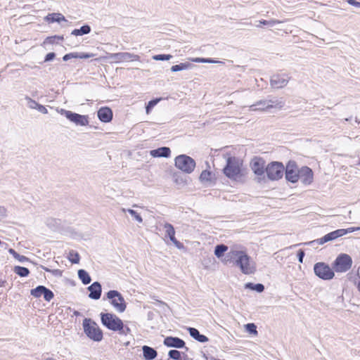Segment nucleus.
I'll use <instances>...</instances> for the list:
<instances>
[{
    "label": "nucleus",
    "mask_w": 360,
    "mask_h": 360,
    "mask_svg": "<svg viewBox=\"0 0 360 360\" xmlns=\"http://www.w3.org/2000/svg\"><path fill=\"white\" fill-rule=\"evenodd\" d=\"M357 165H358L359 166H360V160L359 161V162L357 163Z\"/></svg>",
    "instance_id": "nucleus-63"
},
{
    "label": "nucleus",
    "mask_w": 360,
    "mask_h": 360,
    "mask_svg": "<svg viewBox=\"0 0 360 360\" xmlns=\"http://www.w3.org/2000/svg\"><path fill=\"white\" fill-rule=\"evenodd\" d=\"M342 233H343V231H342V229H337L335 231H331V232L326 234L322 238L310 241L307 244L310 245V244L317 243L319 245H323L327 242L332 241L333 240L337 239L339 237L342 236H343Z\"/></svg>",
    "instance_id": "nucleus-15"
},
{
    "label": "nucleus",
    "mask_w": 360,
    "mask_h": 360,
    "mask_svg": "<svg viewBox=\"0 0 360 360\" xmlns=\"http://www.w3.org/2000/svg\"><path fill=\"white\" fill-rule=\"evenodd\" d=\"M91 30V27L89 25L86 24L82 25L79 29L73 30L71 32V34L74 36H82L90 33Z\"/></svg>",
    "instance_id": "nucleus-27"
},
{
    "label": "nucleus",
    "mask_w": 360,
    "mask_h": 360,
    "mask_svg": "<svg viewBox=\"0 0 360 360\" xmlns=\"http://www.w3.org/2000/svg\"><path fill=\"white\" fill-rule=\"evenodd\" d=\"M41 268L46 272L51 273L55 276H62V271L60 269H49L44 266H41Z\"/></svg>",
    "instance_id": "nucleus-45"
},
{
    "label": "nucleus",
    "mask_w": 360,
    "mask_h": 360,
    "mask_svg": "<svg viewBox=\"0 0 360 360\" xmlns=\"http://www.w3.org/2000/svg\"><path fill=\"white\" fill-rule=\"evenodd\" d=\"M100 316L101 323L108 330L117 331L124 329L122 320L115 314L102 312Z\"/></svg>",
    "instance_id": "nucleus-4"
},
{
    "label": "nucleus",
    "mask_w": 360,
    "mask_h": 360,
    "mask_svg": "<svg viewBox=\"0 0 360 360\" xmlns=\"http://www.w3.org/2000/svg\"><path fill=\"white\" fill-rule=\"evenodd\" d=\"M108 58L115 63H120L123 61H137L140 60L139 56L128 52L110 53L108 56Z\"/></svg>",
    "instance_id": "nucleus-11"
},
{
    "label": "nucleus",
    "mask_w": 360,
    "mask_h": 360,
    "mask_svg": "<svg viewBox=\"0 0 360 360\" xmlns=\"http://www.w3.org/2000/svg\"><path fill=\"white\" fill-rule=\"evenodd\" d=\"M163 344L167 347H173L176 349H181L185 347L186 351L188 349L185 347L186 343L184 340L178 337L167 336L164 339Z\"/></svg>",
    "instance_id": "nucleus-17"
},
{
    "label": "nucleus",
    "mask_w": 360,
    "mask_h": 360,
    "mask_svg": "<svg viewBox=\"0 0 360 360\" xmlns=\"http://www.w3.org/2000/svg\"><path fill=\"white\" fill-rule=\"evenodd\" d=\"M143 356L146 360H153L158 355L157 351L149 346L144 345L142 347Z\"/></svg>",
    "instance_id": "nucleus-24"
},
{
    "label": "nucleus",
    "mask_w": 360,
    "mask_h": 360,
    "mask_svg": "<svg viewBox=\"0 0 360 360\" xmlns=\"http://www.w3.org/2000/svg\"><path fill=\"white\" fill-rule=\"evenodd\" d=\"M299 179L304 185H309L313 182L314 173L311 168L303 166L299 169Z\"/></svg>",
    "instance_id": "nucleus-16"
},
{
    "label": "nucleus",
    "mask_w": 360,
    "mask_h": 360,
    "mask_svg": "<svg viewBox=\"0 0 360 360\" xmlns=\"http://www.w3.org/2000/svg\"><path fill=\"white\" fill-rule=\"evenodd\" d=\"M68 259L72 264H78L79 262L80 257L79 255L77 252L71 250L69 252Z\"/></svg>",
    "instance_id": "nucleus-39"
},
{
    "label": "nucleus",
    "mask_w": 360,
    "mask_h": 360,
    "mask_svg": "<svg viewBox=\"0 0 360 360\" xmlns=\"http://www.w3.org/2000/svg\"><path fill=\"white\" fill-rule=\"evenodd\" d=\"M94 56V54L84 52H77V58L87 59Z\"/></svg>",
    "instance_id": "nucleus-48"
},
{
    "label": "nucleus",
    "mask_w": 360,
    "mask_h": 360,
    "mask_svg": "<svg viewBox=\"0 0 360 360\" xmlns=\"http://www.w3.org/2000/svg\"><path fill=\"white\" fill-rule=\"evenodd\" d=\"M359 230H360V226L350 227V228H347V229H342V231H343V233H342L343 236H345L349 233H352L354 231H359Z\"/></svg>",
    "instance_id": "nucleus-49"
},
{
    "label": "nucleus",
    "mask_w": 360,
    "mask_h": 360,
    "mask_svg": "<svg viewBox=\"0 0 360 360\" xmlns=\"http://www.w3.org/2000/svg\"><path fill=\"white\" fill-rule=\"evenodd\" d=\"M228 250V246L224 244L217 245L214 248V255L217 257L220 258L224 256V253Z\"/></svg>",
    "instance_id": "nucleus-32"
},
{
    "label": "nucleus",
    "mask_w": 360,
    "mask_h": 360,
    "mask_svg": "<svg viewBox=\"0 0 360 360\" xmlns=\"http://www.w3.org/2000/svg\"><path fill=\"white\" fill-rule=\"evenodd\" d=\"M60 113L76 126L84 127L89 123V115H80L65 109H60Z\"/></svg>",
    "instance_id": "nucleus-8"
},
{
    "label": "nucleus",
    "mask_w": 360,
    "mask_h": 360,
    "mask_svg": "<svg viewBox=\"0 0 360 360\" xmlns=\"http://www.w3.org/2000/svg\"><path fill=\"white\" fill-rule=\"evenodd\" d=\"M122 210L123 212H128L139 223L143 222V219H142L141 216L136 211H135L132 209H125V208H122Z\"/></svg>",
    "instance_id": "nucleus-37"
},
{
    "label": "nucleus",
    "mask_w": 360,
    "mask_h": 360,
    "mask_svg": "<svg viewBox=\"0 0 360 360\" xmlns=\"http://www.w3.org/2000/svg\"><path fill=\"white\" fill-rule=\"evenodd\" d=\"M72 58H77V52L69 53L63 56V60L68 61Z\"/></svg>",
    "instance_id": "nucleus-47"
},
{
    "label": "nucleus",
    "mask_w": 360,
    "mask_h": 360,
    "mask_svg": "<svg viewBox=\"0 0 360 360\" xmlns=\"http://www.w3.org/2000/svg\"><path fill=\"white\" fill-rule=\"evenodd\" d=\"M358 290H359V291L360 292V281H359V283H358Z\"/></svg>",
    "instance_id": "nucleus-61"
},
{
    "label": "nucleus",
    "mask_w": 360,
    "mask_h": 360,
    "mask_svg": "<svg viewBox=\"0 0 360 360\" xmlns=\"http://www.w3.org/2000/svg\"><path fill=\"white\" fill-rule=\"evenodd\" d=\"M290 78V77L287 74L274 75L270 79L271 86L276 89L283 88L288 84Z\"/></svg>",
    "instance_id": "nucleus-14"
},
{
    "label": "nucleus",
    "mask_w": 360,
    "mask_h": 360,
    "mask_svg": "<svg viewBox=\"0 0 360 360\" xmlns=\"http://www.w3.org/2000/svg\"><path fill=\"white\" fill-rule=\"evenodd\" d=\"M174 165L183 172L191 174L194 171L196 163L191 157L182 154L175 158Z\"/></svg>",
    "instance_id": "nucleus-5"
},
{
    "label": "nucleus",
    "mask_w": 360,
    "mask_h": 360,
    "mask_svg": "<svg viewBox=\"0 0 360 360\" xmlns=\"http://www.w3.org/2000/svg\"><path fill=\"white\" fill-rule=\"evenodd\" d=\"M266 99L260 100L256 102L255 104H252L250 106V110L256 111V110H267L269 109V107L266 106Z\"/></svg>",
    "instance_id": "nucleus-29"
},
{
    "label": "nucleus",
    "mask_w": 360,
    "mask_h": 360,
    "mask_svg": "<svg viewBox=\"0 0 360 360\" xmlns=\"http://www.w3.org/2000/svg\"><path fill=\"white\" fill-rule=\"evenodd\" d=\"M107 299L110 300V304L120 313L126 310L127 303L122 294L115 290H110L106 293Z\"/></svg>",
    "instance_id": "nucleus-7"
},
{
    "label": "nucleus",
    "mask_w": 360,
    "mask_h": 360,
    "mask_svg": "<svg viewBox=\"0 0 360 360\" xmlns=\"http://www.w3.org/2000/svg\"><path fill=\"white\" fill-rule=\"evenodd\" d=\"M352 266L351 256L345 253L340 254L333 263V269L337 273H345L349 271Z\"/></svg>",
    "instance_id": "nucleus-6"
},
{
    "label": "nucleus",
    "mask_w": 360,
    "mask_h": 360,
    "mask_svg": "<svg viewBox=\"0 0 360 360\" xmlns=\"http://www.w3.org/2000/svg\"><path fill=\"white\" fill-rule=\"evenodd\" d=\"M36 110H37L39 112L43 113V114H47L48 113V110L47 109L42 105L41 104H38Z\"/></svg>",
    "instance_id": "nucleus-54"
},
{
    "label": "nucleus",
    "mask_w": 360,
    "mask_h": 360,
    "mask_svg": "<svg viewBox=\"0 0 360 360\" xmlns=\"http://www.w3.org/2000/svg\"><path fill=\"white\" fill-rule=\"evenodd\" d=\"M173 56L170 54H158L153 56L155 60H169Z\"/></svg>",
    "instance_id": "nucleus-44"
},
{
    "label": "nucleus",
    "mask_w": 360,
    "mask_h": 360,
    "mask_svg": "<svg viewBox=\"0 0 360 360\" xmlns=\"http://www.w3.org/2000/svg\"><path fill=\"white\" fill-rule=\"evenodd\" d=\"M168 356L174 360H182L181 352L176 349H171L168 353Z\"/></svg>",
    "instance_id": "nucleus-40"
},
{
    "label": "nucleus",
    "mask_w": 360,
    "mask_h": 360,
    "mask_svg": "<svg viewBox=\"0 0 360 360\" xmlns=\"http://www.w3.org/2000/svg\"><path fill=\"white\" fill-rule=\"evenodd\" d=\"M8 252L20 262H25L30 261V259L24 255L18 254L14 249L10 248Z\"/></svg>",
    "instance_id": "nucleus-36"
},
{
    "label": "nucleus",
    "mask_w": 360,
    "mask_h": 360,
    "mask_svg": "<svg viewBox=\"0 0 360 360\" xmlns=\"http://www.w3.org/2000/svg\"><path fill=\"white\" fill-rule=\"evenodd\" d=\"M123 328L124 329H122L121 330H117L119 332V333L121 335H127L131 332V329L128 326H124V324H123Z\"/></svg>",
    "instance_id": "nucleus-53"
},
{
    "label": "nucleus",
    "mask_w": 360,
    "mask_h": 360,
    "mask_svg": "<svg viewBox=\"0 0 360 360\" xmlns=\"http://www.w3.org/2000/svg\"><path fill=\"white\" fill-rule=\"evenodd\" d=\"M281 22L279 20H261L259 21V25H257V27H261L262 25L267 26V27H273L276 24L280 23Z\"/></svg>",
    "instance_id": "nucleus-38"
},
{
    "label": "nucleus",
    "mask_w": 360,
    "mask_h": 360,
    "mask_svg": "<svg viewBox=\"0 0 360 360\" xmlns=\"http://www.w3.org/2000/svg\"><path fill=\"white\" fill-rule=\"evenodd\" d=\"M226 262L233 263L245 275L252 274L256 271L255 263L245 251L232 248L225 255Z\"/></svg>",
    "instance_id": "nucleus-1"
},
{
    "label": "nucleus",
    "mask_w": 360,
    "mask_h": 360,
    "mask_svg": "<svg viewBox=\"0 0 360 360\" xmlns=\"http://www.w3.org/2000/svg\"><path fill=\"white\" fill-rule=\"evenodd\" d=\"M44 360H56V359L53 358H46Z\"/></svg>",
    "instance_id": "nucleus-59"
},
{
    "label": "nucleus",
    "mask_w": 360,
    "mask_h": 360,
    "mask_svg": "<svg viewBox=\"0 0 360 360\" xmlns=\"http://www.w3.org/2000/svg\"><path fill=\"white\" fill-rule=\"evenodd\" d=\"M266 104L270 108L281 109L284 106V102L282 98H278L272 96H269L266 98Z\"/></svg>",
    "instance_id": "nucleus-22"
},
{
    "label": "nucleus",
    "mask_w": 360,
    "mask_h": 360,
    "mask_svg": "<svg viewBox=\"0 0 360 360\" xmlns=\"http://www.w3.org/2000/svg\"><path fill=\"white\" fill-rule=\"evenodd\" d=\"M266 173L269 179L276 181L281 179L284 174V166L280 162H271L266 167Z\"/></svg>",
    "instance_id": "nucleus-9"
},
{
    "label": "nucleus",
    "mask_w": 360,
    "mask_h": 360,
    "mask_svg": "<svg viewBox=\"0 0 360 360\" xmlns=\"http://www.w3.org/2000/svg\"><path fill=\"white\" fill-rule=\"evenodd\" d=\"M64 37L63 35H54L48 37L44 40V44H58L59 41H63Z\"/></svg>",
    "instance_id": "nucleus-35"
},
{
    "label": "nucleus",
    "mask_w": 360,
    "mask_h": 360,
    "mask_svg": "<svg viewBox=\"0 0 360 360\" xmlns=\"http://www.w3.org/2000/svg\"><path fill=\"white\" fill-rule=\"evenodd\" d=\"M240 167L241 164L238 158L234 156L229 157L226 160L223 173L227 178L237 181L242 176Z\"/></svg>",
    "instance_id": "nucleus-3"
},
{
    "label": "nucleus",
    "mask_w": 360,
    "mask_h": 360,
    "mask_svg": "<svg viewBox=\"0 0 360 360\" xmlns=\"http://www.w3.org/2000/svg\"><path fill=\"white\" fill-rule=\"evenodd\" d=\"M160 101V98H155L150 100L146 106V113L148 114L150 111Z\"/></svg>",
    "instance_id": "nucleus-42"
},
{
    "label": "nucleus",
    "mask_w": 360,
    "mask_h": 360,
    "mask_svg": "<svg viewBox=\"0 0 360 360\" xmlns=\"http://www.w3.org/2000/svg\"><path fill=\"white\" fill-rule=\"evenodd\" d=\"M30 295L36 298H39L43 295L44 299L50 302L54 297L53 292L44 285H38L30 290Z\"/></svg>",
    "instance_id": "nucleus-13"
},
{
    "label": "nucleus",
    "mask_w": 360,
    "mask_h": 360,
    "mask_svg": "<svg viewBox=\"0 0 360 360\" xmlns=\"http://www.w3.org/2000/svg\"><path fill=\"white\" fill-rule=\"evenodd\" d=\"M345 1L351 6L360 8V1L356 0H345Z\"/></svg>",
    "instance_id": "nucleus-51"
},
{
    "label": "nucleus",
    "mask_w": 360,
    "mask_h": 360,
    "mask_svg": "<svg viewBox=\"0 0 360 360\" xmlns=\"http://www.w3.org/2000/svg\"><path fill=\"white\" fill-rule=\"evenodd\" d=\"M199 179L202 183L210 182L212 179V173L207 169L203 170L199 176Z\"/></svg>",
    "instance_id": "nucleus-34"
},
{
    "label": "nucleus",
    "mask_w": 360,
    "mask_h": 360,
    "mask_svg": "<svg viewBox=\"0 0 360 360\" xmlns=\"http://www.w3.org/2000/svg\"><path fill=\"white\" fill-rule=\"evenodd\" d=\"M97 117L101 122L108 123L112 120L113 112L109 107H101L97 111Z\"/></svg>",
    "instance_id": "nucleus-19"
},
{
    "label": "nucleus",
    "mask_w": 360,
    "mask_h": 360,
    "mask_svg": "<svg viewBox=\"0 0 360 360\" xmlns=\"http://www.w3.org/2000/svg\"><path fill=\"white\" fill-rule=\"evenodd\" d=\"M73 314H74V315H75V316H80V315H81V313H80V312H79L78 311H75Z\"/></svg>",
    "instance_id": "nucleus-58"
},
{
    "label": "nucleus",
    "mask_w": 360,
    "mask_h": 360,
    "mask_svg": "<svg viewBox=\"0 0 360 360\" xmlns=\"http://www.w3.org/2000/svg\"><path fill=\"white\" fill-rule=\"evenodd\" d=\"M245 327L246 330L250 334H252V335L257 334V326L255 323H247L245 326Z\"/></svg>",
    "instance_id": "nucleus-43"
},
{
    "label": "nucleus",
    "mask_w": 360,
    "mask_h": 360,
    "mask_svg": "<svg viewBox=\"0 0 360 360\" xmlns=\"http://www.w3.org/2000/svg\"><path fill=\"white\" fill-rule=\"evenodd\" d=\"M355 122H357V123H359V124L360 123V121L357 119V117H356V119H355Z\"/></svg>",
    "instance_id": "nucleus-60"
},
{
    "label": "nucleus",
    "mask_w": 360,
    "mask_h": 360,
    "mask_svg": "<svg viewBox=\"0 0 360 360\" xmlns=\"http://www.w3.org/2000/svg\"><path fill=\"white\" fill-rule=\"evenodd\" d=\"M25 100L27 101V106L31 108V109H36L37 105H38V103L37 101H35L34 100L32 99L30 97L26 96H25Z\"/></svg>",
    "instance_id": "nucleus-46"
},
{
    "label": "nucleus",
    "mask_w": 360,
    "mask_h": 360,
    "mask_svg": "<svg viewBox=\"0 0 360 360\" xmlns=\"http://www.w3.org/2000/svg\"><path fill=\"white\" fill-rule=\"evenodd\" d=\"M188 331L189 333V335L195 340H197L199 342L205 343L207 342L209 339L207 336L205 335L200 334L199 330L196 329L195 328L189 327L188 328Z\"/></svg>",
    "instance_id": "nucleus-23"
},
{
    "label": "nucleus",
    "mask_w": 360,
    "mask_h": 360,
    "mask_svg": "<svg viewBox=\"0 0 360 360\" xmlns=\"http://www.w3.org/2000/svg\"><path fill=\"white\" fill-rule=\"evenodd\" d=\"M150 155L153 158H169L171 155V150L169 147L162 146L151 150Z\"/></svg>",
    "instance_id": "nucleus-21"
},
{
    "label": "nucleus",
    "mask_w": 360,
    "mask_h": 360,
    "mask_svg": "<svg viewBox=\"0 0 360 360\" xmlns=\"http://www.w3.org/2000/svg\"><path fill=\"white\" fill-rule=\"evenodd\" d=\"M193 67H194V65L190 62L181 63L179 64L172 65L171 67V71L175 72L185 70H190Z\"/></svg>",
    "instance_id": "nucleus-26"
},
{
    "label": "nucleus",
    "mask_w": 360,
    "mask_h": 360,
    "mask_svg": "<svg viewBox=\"0 0 360 360\" xmlns=\"http://www.w3.org/2000/svg\"><path fill=\"white\" fill-rule=\"evenodd\" d=\"M13 271L20 277H27L30 274V270L27 267L21 266H14Z\"/></svg>",
    "instance_id": "nucleus-33"
},
{
    "label": "nucleus",
    "mask_w": 360,
    "mask_h": 360,
    "mask_svg": "<svg viewBox=\"0 0 360 360\" xmlns=\"http://www.w3.org/2000/svg\"><path fill=\"white\" fill-rule=\"evenodd\" d=\"M56 57V53L54 52H50L47 53L44 58V62H49L53 60Z\"/></svg>",
    "instance_id": "nucleus-50"
},
{
    "label": "nucleus",
    "mask_w": 360,
    "mask_h": 360,
    "mask_svg": "<svg viewBox=\"0 0 360 360\" xmlns=\"http://www.w3.org/2000/svg\"><path fill=\"white\" fill-rule=\"evenodd\" d=\"M350 119H351V118H345V120L347 122V121L350 120Z\"/></svg>",
    "instance_id": "nucleus-62"
},
{
    "label": "nucleus",
    "mask_w": 360,
    "mask_h": 360,
    "mask_svg": "<svg viewBox=\"0 0 360 360\" xmlns=\"http://www.w3.org/2000/svg\"><path fill=\"white\" fill-rule=\"evenodd\" d=\"M285 179L291 183H296L299 180V170L285 172Z\"/></svg>",
    "instance_id": "nucleus-30"
},
{
    "label": "nucleus",
    "mask_w": 360,
    "mask_h": 360,
    "mask_svg": "<svg viewBox=\"0 0 360 360\" xmlns=\"http://www.w3.org/2000/svg\"><path fill=\"white\" fill-rule=\"evenodd\" d=\"M250 167L255 174L259 176L258 182H259L260 176L264 178L266 172L265 161L262 158L255 157L250 162Z\"/></svg>",
    "instance_id": "nucleus-12"
},
{
    "label": "nucleus",
    "mask_w": 360,
    "mask_h": 360,
    "mask_svg": "<svg viewBox=\"0 0 360 360\" xmlns=\"http://www.w3.org/2000/svg\"><path fill=\"white\" fill-rule=\"evenodd\" d=\"M84 333L88 338L94 341L100 342L103 338L102 330L98 324L90 318H85L82 322Z\"/></svg>",
    "instance_id": "nucleus-2"
},
{
    "label": "nucleus",
    "mask_w": 360,
    "mask_h": 360,
    "mask_svg": "<svg viewBox=\"0 0 360 360\" xmlns=\"http://www.w3.org/2000/svg\"><path fill=\"white\" fill-rule=\"evenodd\" d=\"M44 19L46 22H48L49 23H52V22L60 23L62 21L68 22V20L65 19L64 15L59 13H49L45 17Z\"/></svg>",
    "instance_id": "nucleus-25"
},
{
    "label": "nucleus",
    "mask_w": 360,
    "mask_h": 360,
    "mask_svg": "<svg viewBox=\"0 0 360 360\" xmlns=\"http://www.w3.org/2000/svg\"><path fill=\"white\" fill-rule=\"evenodd\" d=\"M315 275L322 280H330L335 276L334 270L324 262H317L314 266Z\"/></svg>",
    "instance_id": "nucleus-10"
},
{
    "label": "nucleus",
    "mask_w": 360,
    "mask_h": 360,
    "mask_svg": "<svg viewBox=\"0 0 360 360\" xmlns=\"http://www.w3.org/2000/svg\"><path fill=\"white\" fill-rule=\"evenodd\" d=\"M77 275L80 281L84 285H88L91 281V278L89 274L84 269H79L77 271Z\"/></svg>",
    "instance_id": "nucleus-28"
},
{
    "label": "nucleus",
    "mask_w": 360,
    "mask_h": 360,
    "mask_svg": "<svg viewBox=\"0 0 360 360\" xmlns=\"http://www.w3.org/2000/svg\"><path fill=\"white\" fill-rule=\"evenodd\" d=\"M165 230V236L168 237L172 243L179 249L184 247L183 244L175 238V230L172 224L166 222L164 224Z\"/></svg>",
    "instance_id": "nucleus-18"
},
{
    "label": "nucleus",
    "mask_w": 360,
    "mask_h": 360,
    "mask_svg": "<svg viewBox=\"0 0 360 360\" xmlns=\"http://www.w3.org/2000/svg\"><path fill=\"white\" fill-rule=\"evenodd\" d=\"M205 63H220L219 61L218 60H215L211 58H205Z\"/></svg>",
    "instance_id": "nucleus-57"
},
{
    "label": "nucleus",
    "mask_w": 360,
    "mask_h": 360,
    "mask_svg": "<svg viewBox=\"0 0 360 360\" xmlns=\"http://www.w3.org/2000/svg\"><path fill=\"white\" fill-rule=\"evenodd\" d=\"M300 169L297 168V163L295 161H293V160H290L288 161L287 165H286V167L285 168L284 167V172H291V171H297V170H299Z\"/></svg>",
    "instance_id": "nucleus-41"
},
{
    "label": "nucleus",
    "mask_w": 360,
    "mask_h": 360,
    "mask_svg": "<svg viewBox=\"0 0 360 360\" xmlns=\"http://www.w3.org/2000/svg\"><path fill=\"white\" fill-rule=\"evenodd\" d=\"M87 289L89 291V298L96 300L100 299L102 293V287L99 282H94L87 288Z\"/></svg>",
    "instance_id": "nucleus-20"
},
{
    "label": "nucleus",
    "mask_w": 360,
    "mask_h": 360,
    "mask_svg": "<svg viewBox=\"0 0 360 360\" xmlns=\"http://www.w3.org/2000/svg\"><path fill=\"white\" fill-rule=\"evenodd\" d=\"M6 215V210L4 207L0 206V218L4 217Z\"/></svg>",
    "instance_id": "nucleus-55"
},
{
    "label": "nucleus",
    "mask_w": 360,
    "mask_h": 360,
    "mask_svg": "<svg viewBox=\"0 0 360 360\" xmlns=\"http://www.w3.org/2000/svg\"><path fill=\"white\" fill-rule=\"evenodd\" d=\"M191 61L195 63H205V58H191Z\"/></svg>",
    "instance_id": "nucleus-56"
},
{
    "label": "nucleus",
    "mask_w": 360,
    "mask_h": 360,
    "mask_svg": "<svg viewBox=\"0 0 360 360\" xmlns=\"http://www.w3.org/2000/svg\"><path fill=\"white\" fill-rule=\"evenodd\" d=\"M297 255L299 262L302 263L304 257L305 255L304 251L303 250H299Z\"/></svg>",
    "instance_id": "nucleus-52"
},
{
    "label": "nucleus",
    "mask_w": 360,
    "mask_h": 360,
    "mask_svg": "<svg viewBox=\"0 0 360 360\" xmlns=\"http://www.w3.org/2000/svg\"><path fill=\"white\" fill-rule=\"evenodd\" d=\"M246 289L255 290L257 292H262L264 290V285L262 283H247L245 285Z\"/></svg>",
    "instance_id": "nucleus-31"
}]
</instances>
